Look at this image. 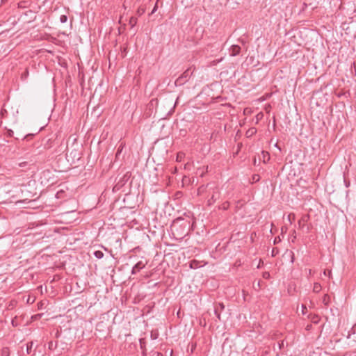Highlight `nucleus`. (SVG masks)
Returning a JSON list of instances; mask_svg holds the SVG:
<instances>
[{"label": "nucleus", "mask_w": 356, "mask_h": 356, "mask_svg": "<svg viewBox=\"0 0 356 356\" xmlns=\"http://www.w3.org/2000/svg\"><path fill=\"white\" fill-rule=\"evenodd\" d=\"M269 276H270V275H269L268 273H264V278H268Z\"/></svg>", "instance_id": "nucleus-22"}, {"label": "nucleus", "mask_w": 356, "mask_h": 356, "mask_svg": "<svg viewBox=\"0 0 356 356\" xmlns=\"http://www.w3.org/2000/svg\"><path fill=\"white\" fill-rule=\"evenodd\" d=\"M67 21V16L65 15H62L60 17V22L61 23H65Z\"/></svg>", "instance_id": "nucleus-15"}, {"label": "nucleus", "mask_w": 356, "mask_h": 356, "mask_svg": "<svg viewBox=\"0 0 356 356\" xmlns=\"http://www.w3.org/2000/svg\"><path fill=\"white\" fill-rule=\"evenodd\" d=\"M225 309V305L222 302H219L215 305L214 313L219 321L221 320L220 312Z\"/></svg>", "instance_id": "nucleus-5"}, {"label": "nucleus", "mask_w": 356, "mask_h": 356, "mask_svg": "<svg viewBox=\"0 0 356 356\" xmlns=\"http://www.w3.org/2000/svg\"><path fill=\"white\" fill-rule=\"evenodd\" d=\"M229 51L231 56H236L240 54L241 47L236 44L232 45Z\"/></svg>", "instance_id": "nucleus-7"}, {"label": "nucleus", "mask_w": 356, "mask_h": 356, "mask_svg": "<svg viewBox=\"0 0 356 356\" xmlns=\"http://www.w3.org/2000/svg\"><path fill=\"white\" fill-rule=\"evenodd\" d=\"M256 132H257V129L255 128L252 127L248 130V131L246 132V135L248 137H250V136H252V135H254V134H256Z\"/></svg>", "instance_id": "nucleus-10"}, {"label": "nucleus", "mask_w": 356, "mask_h": 356, "mask_svg": "<svg viewBox=\"0 0 356 356\" xmlns=\"http://www.w3.org/2000/svg\"><path fill=\"white\" fill-rule=\"evenodd\" d=\"M192 74V72H191L190 69H187L185 72L182 73V74L179 76L176 81L175 84L176 85H182L185 82H186L188 79V78Z\"/></svg>", "instance_id": "nucleus-1"}, {"label": "nucleus", "mask_w": 356, "mask_h": 356, "mask_svg": "<svg viewBox=\"0 0 356 356\" xmlns=\"http://www.w3.org/2000/svg\"><path fill=\"white\" fill-rule=\"evenodd\" d=\"M220 197V193L218 189H216L213 191V193L210 198H209L207 201L208 205H212L217 200H218Z\"/></svg>", "instance_id": "nucleus-4"}, {"label": "nucleus", "mask_w": 356, "mask_h": 356, "mask_svg": "<svg viewBox=\"0 0 356 356\" xmlns=\"http://www.w3.org/2000/svg\"><path fill=\"white\" fill-rule=\"evenodd\" d=\"M155 354L156 355V356H163V354L161 353L156 352Z\"/></svg>", "instance_id": "nucleus-25"}, {"label": "nucleus", "mask_w": 356, "mask_h": 356, "mask_svg": "<svg viewBox=\"0 0 356 356\" xmlns=\"http://www.w3.org/2000/svg\"><path fill=\"white\" fill-rule=\"evenodd\" d=\"M262 154H263L264 162L266 163V161H268L270 159L269 154L267 152L263 151Z\"/></svg>", "instance_id": "nucleus-14"}, {"label": "nucleus", "mask_w": 356, "mask_h": 356, "mask_svg": "<svg viewBox=\"0 0 356 356\" xmlns=\"http://www.w3.org/2000/svg\"><path fill=\"white\" fill-rule=\"evenodd\" d=\"M277 241H278V239L275 238V243H276Z\"/></svg>", "instance_id": "nucleus-29"}, {"label": "nucleus", "mask_w": 356, "mask_h": 356, "mask_svg": "<svg viewBox=\"0 0 356 356\" xmlns=\"http://www.w3.org/2000/svg\"><path fill=\"white\" fill-rule=\"evenodd\" d=\"M2 355L3 356H9V349H8V348H4L2 350Z\"/></svg>", "instance_id": "nucleus-17"}, {"label": "nucleus", "mask_w": 356, "mask_h": 356, "mask_svg": "<svg viewBox=\"0 0 356 356\" xmlns=\"http://www.w3.org/2000/svg\"><path fill=\"white\" fill-rule=\"evenodd\" d=\"M33 346V341L29 342L26 344V352H27V354H30L31 353V350H32Z\"/></svg>", "instance_id": "nucleus-12"}, {"label": "nucleus", "mask_w": 356, "mask_h": 356, "mask_svg": "<svg viewBox=\"0 0 356 356\" xmlns=\"http://www.w3.org/2000/svg\"><path fill=\"white\" fill-rule=\"evenodd\" d=\"M48 348L51 350H54L57 348V341H51L48 343Z\"/></svg>", "instance_id": "nucleus-9"}, {"label": "nucleus", "mask_w": 356, "mask_h": 356, "mask_svg": "<svg viewBox=\"0 0 356 356\" xmlns=\"http://www.w3.org/2000/svg\"><path fill=\"white\" fill-rule=\"evenodd\" d=\"M275 147H276L277 148H278L280 151H281V149H281V147H280V145H279V143H276V144H275Z\"/></svg>", "instance_id": "nucleus-24"}, {"label": "nucleus", "mask_w": 356, "mask_h": 356, "mask_svg": "<svg viewBox=\"0 0 356 356\" xmlns=\"http://www.w3.org/2000/svg\"><path fill=\"white\" fill-rule=\"evenodd\" d=\"M157 10V6L155 5V6L154 7L153 10H152V14L154 13Z\"/></svg>", "instance_id": "nucleus-21"}, {"label": "nucleus", "mask_w": 356, "mask_h": 356, "mask_svg": "<svg viewBox=\"0 0 356 356\" xmlns=\"http://www.w3.org/2000/svg\"><path fill=\"white\" fill-rule=\"evenodd\" d=\"M286 218V219L289 221V214L284 215Z\"/></svg>", "instance_id": "nucleus-28"}, {"label": "nucleus", "mask_w": 356, "mask_h": 356, "mask_svg": "<svg viewBox=\"0 0 356 356\" xmlns=\"http://www.w3.org/2000/svg\"><path fill=\"white\" fill-rule=\"evenodd\" d=\"M260 179V176L259 175H253L252 177V182H257Z\"/></svg>", "instance_id": "nucleus-16"}, {"label": "nucleus", "mask_w": 356, "mask_h": 356, "mask_svg": "<svg viewBox=\"0 0 356 356\" xmlns=\"http://www.w3.org/2000/svg\"><path fill=\"white\" fill-rule=\"evenodd\" d=\"M26 162H23V163H20L19 164V165L20 167H24V166H25V165H26Z\"/></svg>", "instance_id": "nucleus-23"}, {"label": "nucleus", "mask_w": 356, "mask_h": 356, "mask_svg": "<svg viewBox=\"0 0 356 356\" xmlns=\"http://www.w3.org/2000/svg\"><path fill=\"white\" fill-rule=\"evenodd\" d=\"M314 290L316 292H318L321 290V286L318 284H315L314 287Z\"/></svg>", "instance_id": "nucleus-19"}, {"label": "nucleus", "mask_w": 356, "mask_h": 356, "mask_svg": "<svg viewBox=\"0 0 356 356\" xmlns=\"http://www.w3.org/2000/svg\"><path fill=\"white\" fill-rule=\"evenodd\" d=\"M277 241H278V239L275 238V243H276Z\"/></svg>", "instance_id": "nucleus-30"}, {"label": "nucleus", "mask_w": 356, "mask_h": 356, "mask_svg": "<svg viewBox=\"0 0 356 356\" xmlns=\"http://www.w3.org/2000/svg\"><path fill=\"white\" fill-rule=\"evenodd\" d=\"M137 21L138 19L136 17H130L129 24L130 25L131 28H134L136 26Z\"/></svg>", "instance_id": "nucleus-8"}, {"label": "nucleus", "mask_w": 356, "mask_h": 356, "mask_svg": "<svg viewBox=\"0 0 356 356\" xmlns=\"http://www.w3.org/2000/svg\"><path fill=\"white\" fill-rule=\"evenodd\" d=\"M147 261H139L138 262H137L134 266V267L132 268V270H131V274L132 275H135L138 272H139L140 270H142L143 268H144L145 267V266L147 265Z\"/></svg>", "instance_id": "nucleus-2"}, {"label": "nucleus", "mask_w": 356, "mask_h": 356, "mask_svg": "<svg viewBox=\"0 0 356 356\" xmlns=\"http://www.w3.org/2000/svg\"><path fill=\"white\" fill-rule=\"evenodd\" d=\"M181 222L182 223L180 225L181 227H186L187 226L189 225V222H187V221H184V220L181 218H177L174 222H173V225H172V229L174 230L175 229L176 230H177V226L178 225L179 222Z\"/></svg>", "instance_id": "nucleus-6"}, {"label": "nucleus", "mask_w": 356, "mask_h": 356, "mask_svg": "<svg viewBox=\"0 0 356 356\" xmlns=\"http://www.w3.org/2000/svg\"><path fill=\"white\" fill-rule=\"evenodd\" d=\"M94 255L97 259H102L104 257V253L101 250H96L94 252Z\"/></svg>", "instance_id": "nucleus-11"}, {"label": "nucleus", "mask_w": 356, "mask_h": 356, "mask_svg": "<svg viewBox=\"0 0 356 356\" xmlns=\"http://www.w3.org/2000/svg\"><path fill=\"white\" fill-rule=\"evenodd\" d=\"M29 76V71L28 70L26 69L25 70V72L22 74V79H25L27 78V76Z\"/></svg>", "instance_id": "nucleus-18"}, {"label": "nucleus", "mask_w": 356, "mask_h": 356, "mask_svg": "<svg viewBox=\"0 0 356 356\" xmlns=\"http://www.w3.org/2000/svg\"><path fill=\"white\" fill-rule=\"evenodd\" d=\"M306 310H307V308L306 307L302 305L301 307V311H302V314H305L306 313Z\"/></svg>", "instance_id": "nucleus-20"}, {"label": "nucleus", "mask_w": 356, "mask_h": 356, "mask_svg": "<svg viewBox=\"0 0 356 356\" xmlns=\"http://www.w3.org/2000/svg\"><path fill=\"white\" fill-rule=\"evenodd\" d=\"M129 177L130 175H129V173H126L124 175H123L118 180L114 188H116L117 189H120V188H122L125 184V183L129 180Z\"/></svg>", "instance_id": "nucleus-3"}, {"label": "nucleus", "mask_w": 356, "mask_h": 356, "mask_svg": "<svg viewBox=\"0 0 356 356\" xmlns=\"http://www.w3.org/2000/svg\"><path fill=\"white\" fill-rule=\"evenodd\" d=\"M138 13H139V15H141L144 13V10H138Z\"/></svg>", "instance_id": "nucleus-26"}, {"label": "nucleus", "mask_w": 356, "mask_h": 356, "mask_svg": "<svg viewBox=\"0 0 356 356\" xmlns=\"http://www.w3.org/2000/svg\"><path fill=\"white\" fill-rule=\"evenodd\" d=\"M121 153V149L119 148L117 153H116V156H118V154H120Z\"/></svg>", "instance_id": "nucleus-27"}, {"label": "nucleus", "mask_w": 356, "mask_h": 356, "mask_svg": "<svg viewBox=\"0 0 356 356\" xmlns=\"http://www.w3.org/2000/svg\"><path fill=\"white\" fill-rule=\"evenodd\" d=\"M229 203L228 202H223L220 206H219L220 209L227 210L229 208Z\"/></svg>", "instance_id": "nucleus-13"}, {"label": "nucleus", "mask_w": 356, "mask_h": 356, "mask_svg": "<svg viewBox=\"0 0 356 356\" xmlns=\"http://www.w3.org/2000/svg\"><path fill=\"white\" fill-rule=\"evenodd\" d=\"M187 234H188V232H186V233H185V234H184V236H186V235H187Z\"/></svg>", "instance_id": "nucleus-31"}]
</instances>
